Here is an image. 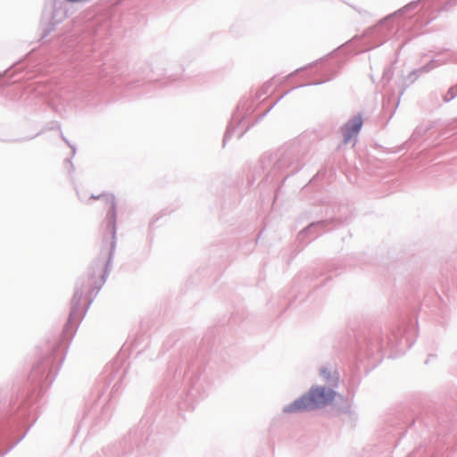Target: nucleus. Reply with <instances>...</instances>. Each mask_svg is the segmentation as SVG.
I'll return each mask as SVG.
<instances>
[{"instance_id": "obj_3", "label": "nucleus", "mask_w": 457, "mask_h": 457, "mask_svg": "<svg viewBox=\"0 0 457 457\" xmlns=\"http://www.w3.org/2000/svg\"><path fill=\"white\" fill-rule=\"evenodd\" d=\"M102 197L109 205V214L111 219H115L114 203L112 197L110 195H103Z\"/></svg>"}, {"instance_id": "obj_2", "label": "nucleus", "mask_w": 457, "mask_h": 457, "mask_svg": "<svg viewBox=\"0 0 457 457\" xmlns=\"http://www.w3.org/2000/svg\"><path fill=\"white\" fill-rule=\"evenodd\" d=\"M362 126V119L361 116L353 117L343 128L344 141L349 143L353 137H355Z\"/></svg>"}, {"instance_id": "obj_1", "label": "nucleus", "mask_w": 457, "mask_h": 457, "mask_svg": "<svg viewBox=\"0 0 457 457\" xmlns=\"http://www.w3.org/2000/svg\"><path fill=\"white\" fill-rule=\"evenodd\" d=\"M336 393L325 387H313L308 394L286 407L287 412L310 411L330 403Z\"/></svg>"}]
</instances>
